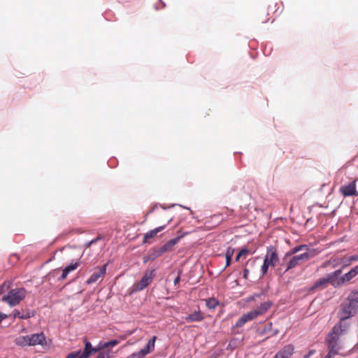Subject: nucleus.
Masks as SVG:
<instances>
[{
  "label": "nucleus",
  "mask_w": 358,
  "mask_h": 358,
  "mask_svg": "<svg viewBox=\"0 0 358 358\" xmlns=\"http://www.w3.org/2000/svg\"><path fill=\"white\" fill-rule=\"evenodd\" d=\"M269 266H270V264L266 262V260L264 259L263 265L261 267V272H262V275H265L267 273Z\"/></svg>",
  "instance_id": "28"
},
{
  "label": "nucleus",
  "mask_w": 358,
  "mask_h": 358,
  "mask_svg": "<svg viewBox=\"0 0 358 358\" xmlns=\"http://www.w3.org/2000/svg\"><path fill=\"white\" fill-rule=\"evenodd\" d=\"M341 273V269H338L335 271L334 272L329 273L326 277L328 284L330 283L334 287H338L343 285V283L340 280V275Z\"/></svg>",
  "instance_id": "10"
},
{
  "label": "nucleus",
  "mask_w": 358,
  "mask_h": 358,
  "mask_svg": "<svg viewBox=\"0 0 358 358\" xmlns=\"http://www.w3.org/2000/svg\"><path fill=\"white\" fill-rule=\"evenodd\" d=\"M29 346L37 345H44L46 343L45 336L43 333H37L29 335Z\"/></svg>",
  "instance_id": "11"
},
{
  "label": "nucleus",
  "mask_w": 358,
  "mask_h": 358,
  "mask_svg": "<svg viewBox=\"0 0 358 358\" xmlns=\"http://www.w3.org/2000/svg\"><path fill=\"white\" fill-rule=\"evenodd\" d=\"M203 320V315H188L185 317L187 322H192L194 321H201Z\"/></svg>",
  "instance_id": "25"
},
{
  "label": "nucleus",
  "mask_w": 358,
  "mask_h": 358,
  "mask_svg": "<svg viewBox=\"0 0 358 358\" xmlns=\"http://www.w3.org/2000/svg\"><path fill=\"white\" fill-rule=\"evenodd\" d=\"M148 261H151V259H148V255L144 257V258H143L144 263H146Z\"/></svg>",
  "instance_id": "44"
},
{
  "label": "nucleus",
  "mask_w": 358,
  "mask_h": 358,
  "mask_svg": "<svg viewBox=\"0 0 358 358\" xmlns=\"http://www.w3.org/2000/svg\"><path fill=\"white\" fill-rule=\"evenodd\" d=\"M356 275L351 271V270L340 278L341 282L343 284L350 281Z\"/></svg>",
  "instance_id": "23"
},
{
  "label": "nucleus",
  "mask_w": 358,
  "mask_h": 358,
  "mask_svg": "<svg viewBox=\"0 0 358 358\" xmlns=\"http://www.w3.org/2000/svg\"><path fill=\"white\" fill-rule=\"evenodd\" d=\"M27 291L24 288L12 289L3 296L2 301L10 306L18 305L26 296Z\"/></svg>",
  "instance_id": "2"
},
{
  "label": "nucleus",
  "mask_w": 358,
  "mask_h": 358,
  "mask_svg": "<svg viewBox=\"0 0 358 358\" xmlns=\"http://www.w3.org/2000/svg\"><path fill=\"white\" fill-rule=\"evenodd\" d=\"M327 284L328 282L326 278H320L314 283L313 289L324 288Z\"/></svg>",
  "instance_id": "22"
},
{
  "label": "nucleus",
  "mask_w": 358,
  "mask_h": 358,
  "mask_svg": "<svg viewBox=\"0 0 358 358\" xmlns=\"http://www.w3.org/2000/svg\"><path fill=\"white\" fill-rule=\"evenodd\" d=\"M165 252H166V246H162L157 249L153 248L148 255V259H151V261H153L157 257H160Z\"/></svg>",
  "instance_id": "16"
},
{
  "label": "nucleus",
  "mask_w": 358,
  "mask_h": 358,
  "mask_svg": "<svg viewBox=\"0 0 358 358\" xmlns=\"http://www.w3.org/2000/svg\"><path fill=\"white\" fill-rule=\"evenodd\" d=\"M242 343H243V338H232L229 343V347L232 349H235L237 347L241 345Z\"/></svg>",
  "instance_id": "24"
},
{
  "label": "nucleus",
  "mask_w": 358,
  "mask_h": 358,
  "mask_svg": "<svg viewBox=\"0 0 358 358\" xmlns=\"http://www.w3.org/2000/svg\"><path fill=\"white\" fill-rule=\"evenodd\" d=\"M352 315H348L341 318L339 322L333 327L326 338L331 341L335 340V343H338L339 337L349 330L352 324Z\"/></svg>",
  "instance_id": "1"
},
{
  "label": "nucleus",
  "mask_w": 358,
  "mask_h": 358,
  "mask_svg": "<svg viewBox=\"0 0 358 358\" xmlns=\"http://www.w3.org/2000/svg\"><path fill=\"white\" fill-rule=\"evenodd\" d=\"M355 261H358V254L350 256L349 257V264H347L346 265L350 266L352 262H355Z\"/></svg>",
  "instance_id": "32"
},
{
  "label": "nucleus",
  "mask_w": 358,
  "mask_h": 358,
  "mask_svg": "<svg viewBox=\"0 0 358 358\" xmlns=\"http://www.w3.org/2000/svg\"><path fill=\"white\" fill-rule=\"evenodd\" d=\"M315 352V351L314 350H310L308 355H305L304 358H308L310 356L313 355Z\"/></svg>",
  "instance_id": "39"
},
{
  "label": "nucleus",
  "mask_w": 358,
  "mask_h": 358,
  "mask_svg": "<svg viewBox=\"0 0 358 358\" xmlns=\"http://www.w3.org/2000/svg\"><path fill=\"white\" fill-rule=\"evenodd\" d=\"M310 258V255L308 252H304L301 255L291 256L287 259V261H282V265L286 266L285 271H287L296 266L302 264L303 262L307 261Z\"/></svg>",
  "instance_id": "5"
},
{
  "label": "nucleus",
  "mask_w": 358,
  "mask_h": 358,
  "mask_svg": "<svg viewBox=\"0 0 358 358\" xmlns=\"http://www.w3.org/2000/svg\"><path fill=\"white\" fill-rule=\"evenodd\" d=\"M250 265L252 267L255 266V260L253 259H250L247 262V266Z\"/></svg>",
  "instance_id": "35"
},
{
  "label": "nucleus",
  "mask_w": 358,
  "mask_h": 358,
  "mask_svg": "<svg viewBox=\"0 0 358 358\" xmlns=\"http://www.w3.org/2000/svg\"><path fill=\"white\" fill-rule=\"evenodd\" d=\"M357 348H358V344L357 345Z\"/></svg>",
  "instance_id": "48"
},
{
  "label": "nucleus",
  "mask_w": 358,
  "mask_h": 358,
  "mask_svg": "<svg viewBox=\"0 0 358 358\" xmlns=\"http://www.w3.org/2000/svg\"><path fill=\"white\" fill-rule=\"evenodd\" d=\"M326 343L328 345L329 352L324 358H331L338 354L340 348L338 345V343H335V340L331 341L326 338Z\"/></svg>",
  "instance_id": "14"
},
{
  "label": "nucleus",
  "mask_w": 358,
  "mask_h": 358,
  "mask_svg": "<svg viewBox=\"0 0 358 358\" xmlns=\"http://www.w3.org/2000/svg\"><path fill=\"white\" fill-rule=\"evenodd\" d=\"M4 287H6V289H8L9 287V283L8 284H6V282H4L0 287L1 289H3Z\"/></svg>",
  "instance_id": "42"
},
{
  "label": "nucleus",
  "mask_w": 358,
  "mask_h": 358,
  "mask_svg": "<svg viewBox=\"0 0 358 358\" xmlns=\"http://www.w3.org/2000/svg\"><path fill=\"white\" fill-rule=\"evenodd\" d=\"M155 275V269H147L141 280L131 287V292L144 289L150 284Z\"/></svg>",
  "instance_id": "4"
},
{
  "label": "nucleus",
  "mask_w": 358,
  "mask_h": 358,
  "mask_svg": "<svg viewBox=\"0 0 358 358\" xmlns=\"http://www.w3.org/2000/svg\"><path fill=\"white\" fill-rule=\"evenodd\" d=\"M206 306L213 310L219 305V301L215 298H209L205 300Z\"/></svg>",
  "instance_id": "21"
},
{
  "label": "nucleus",
  "mask_w": 358,
  "mask_h": 358,
  "mask_svg": "<svg viewBox=\"0 0 358 358\" xmlns=\"http://www.w3.org/2000/svg\"><path fill=\"white\" fill-rule=\"evenodd\" d=\"M6 317H7V315H0V322Z\"/></svg>",
  "instance_id": "43"
},
{
  "label": "nucleus",
  "mask_w": 358,
  "mask_h": 358,
  "mask_svg": "<svg viewBox=\"0 0 358 358\" xmlns=\"http://www.w3.org/2000/svg\"><path fill=\"white\" fill-rule=\"evenodd\" d=\"M347 264H349V258L346 260L345 264V265H344V266H347V265H346Z\"/></svg>",
  "instance_id": "46"
},
{
  "label": "nucleus",
  "mask_w": 358,
  "mask_h": 358,
  "mask_svg": "<svg viewBox=\"0 0 358 358\" xmlns=\"http://www.w3.org/2000/svg\"><path fill=\"white\" fill-rule=\"evenodd\" d=\"M99 239V238H96L94 240H92L91 241H90L88 243H87V248H89L92 244L96 242V241Z\"/></svg>",
  "instance_id": "40"
},
{
  "label": "nucleus",
  "mask_w": 358,
  "mask_h": 358,
  "mask_svg": "<svg viewBox=\"0 0 358 358\" xmlns=\"http://www.w3.org/2000/svg\"><path fill=\"white\" fill-rule=\"evenodd\" d=\"M96 358H110L109 353L106 352H101Z\"/></svg>",
  "instance_id": "31"
},
{
  "label": "nucleus",
  "mask_w": 358,
  "mask_h": 358,
  "mask_svg": "<svg viewBox=\"0 0 358 358\" xmlns=\"http://www.w3.org/2000/svg\"><path fill=\"white\" fill-rule=\"evenodd\" d=\"M119 343V341L117 340H111L108 342H106L103 345V348H108V347H113V346H115L117 345V344Z\"/></svg>",
  "instance_id": "27"
},
{
  "label": "nucleus",
  "mask_w": 358,
  "mask_h": 358,
  "mask_svg": "<svg viewBox=\"0 0 358 358\" xmlns=\"http://www.w3.org/2000/svg\"><path fill=\"white\" fill-rule=\"evenodd\" d=\"M156 336H153L146 344V346L141 349L138 352H134L131 355V357L143 358L148 354L152 352L155 350Z\"/></svg>",
  "instance_id": "7"
},
{
  "label": "nucleus",
  "mask_w": 358,
  "mask_h": 358,
  "mask_svg": "<svg viewBox=\"0 0 358 358\" xmlns=\"http://www.w3.org/2000/svg\"><path fill=\"white\" fill-rule=\"evenodd\" d=\"M307 246L306 245H297V246L293 248L292 250H290L289 252H287L285 255V256H284V257L282 259V261L283 262L287 261L289 257H290L293 255L296 254V252L302 250L303 248H305Z\"/></svg>",
  "instance_id": "19"
},
{
  "label": "nucleus",
  "mask_w": 358,
  "mask_h": 358,
  "mask_svg": "<svg viewBox=\"0 0 358 358\" xmlns=\"http://www.w3.org/2000/svg\"><path fill=\"white\" fill-rule=\"evenodd\" d=\"M351 271L355 275H358V265L351 269Z\"/></svg>",
  "instance_id": "37"
},
{
  "label": "nucleus",
  "mask_w": 358,
  "mask_h": 358,
  "mask_svg": "<svg viewBox=\"0 0 358 358\" xmlns=\"http://www.w3.org/2000/svg\"><path fill=\"white\" fill-rule=\"evenodd\" d=\"M86 251H87V248L84 250L83 254H84L85 252H86Z\"/></svg>",
  "instance_id": "47"
},
{
  "label": "nucleus",
  "mask_w": 358,
  "mask_h": 358,
  "mask_svg": "<svg viewBox=\"0 0 358 358\" xmlns=\"http://www.w3.org/2000/svg\"><path fill=\"white\" fill-rule=\"evenodd\" d=\"M164 228H165V226H161V227H159L154 229H152L150 231L145 234L144 237H143V243H150L149 240L150 238L155 237L157 236V233L162 231L163 229H164Z\"/></svg>",
  "instance_id": "17"
},
{
  "label": "nucleus",
  "mask_w": 358,
  "mask_h": 358,
  "mask_svg": "<svg viewBox=\"0 0 358 358\" xmlns=\"http://www.w3.org/2000/svg\"><path fill=\"white\" fill-rule=\"evenodd\" d=\"M339 191L340 193L345 197L358 196V192L356 190V180L347 185H343L341 187Z\"/></svg>",
  "instance_id": "8"
},
{
  "label": "nucleus",
  "mask_w": 358,
  "mask_h": 358,
  "mask_svg": "<svg viewBox=\"0 0 358 358\" xmlns=\"http://www.w3.org/2000/svg\"><path fill=\"white\" fill-rule=\"evenodd\" d=\"M343 313H355L358 310V290L352 291L342 304Z\"/></svg>",
  "instance_id": "3"
},
{
  "label": "nucleus",
  "mask_w": 358,
  "mask_h": 358,
  "mask_svg": "<svg viewBox=\"0 0 358 358\" xmlns=\"http://www.w3.org/2000/svg\"><path fill=\"white\" fill-rule=\"evenodd\" d=\"M241 257L242 256H239V252H238L237 256H236V261H238Z\"/></svg>",
  "instance_id": "45"
},
{
  "label": "nucleus",
  "mask_w": 358,
  "mask_h": 358,
  "mask_svg": "<svg viewBox=\"0 0 358 358\" xmlns=\"http://www.w3.org/2000/svg\"><path fill=\"white\" fill-rule=\"evenodd\" d=\"M264 259L266 262L269 263L270 266L272 267H275L277 265L279 262V257L277 250L274 247L271 246L268 248Z\"/></svg>",
  "instance_id": "9"
},
{
  "label": "nucleus",
  "mask_w": 358,
  "mask_h": 358,
  "mask_svg": "<svg viewBox=\"0 0 358 358\" xmlns=\"http://www.w3.org/2000/svg\"><path fill=\"white\" fill-rule=\"evenodd\" d=\"M275 358V357H274Z\"/></svg>",
  "instance_id": "49"
},
{
  "label": "nucleus",
  "mask_w": 358,
  "mask_h": 358,
  "mask_svg": "<svg viewBox=\"0 0 358 358\" xmlns=\"http://www.w3.org/2000/svg\"><path fill=\"white\" fill-rule=\"evenodd\" d=\"M249 273H250V270L248 268H244L243 273V277L245 280H247L248 278Z\"/></svg>",
  "instance_id": "34"
},
{
  "label": "nucleus",
  "mask_w": 358,
  "mask_h": 358,
  "mask_svg": "<svg viewBox=\"0 0 358 358\" xmlns=\"http://www.w3.org/2000/svg\"><path fill=\"white\" fill-rule=\"evenodd\" d=\"M84 342L85 350L83 353H80V352H73L69 354L66 358H89L92 354L96 352L100 349L92 348L91 343L86 338H85Z\"/></svg>",
  "instance_id": "6"
},
{
  "label": "nucleus",
  "mask_w": 358,
  "mask_h": 358,
  "mask_svg": "<svg viewBox=\"0 0 358 358\" xmlns=\"http://www.w3.org/2000/svg\"><path fill=\"white\" fill-rule=\"evenodd\" d=\"M15 343L21 347L29 346V335L17 336L15 339Z\"/></svg>",
  "instance_id": "20"
},
{
  "label": "nucleus",
  "mask_w": 358,
  "mask_h": 358,
  "mask_svg": "<svg viewBox=\"0 0 358 358\" xmlns=\"http://www.w3.org/2000/svg\"><path fill=\"white\" fill-rule=\"evenodd\" d=\"M271 306L270 301L265 302L261 305L260 309L258 311L250 312V313H262V312L267 311Z\"/></svg>",
  "instance_id": "26"
},
{
  "label": "nucleus",
  "mask_w": 358,
  "mask_h": 358,
  "mask_svg": "<svg viewBox=\"0 0 358 358\" xmlns=\"http://www.w3.org/2000/svg\"><path fill=\"white\" fill-rule=\"evenodd\" d=\"M225 258H226V267H227L231 264L232 258H231V257H225Z\"/></svg>",
  "instance_id": "38"
},
{
  "label": "nucleus",
  "mask_w": 358,
  "mask_h": 358,
  "mask_svg": "<svg viewBox=\"0 0 358 358\" xmlns=\"http://www.w3.org/2000/svg\"><path fill=\"white\" fill-rule=\"evenodd\" d=\"M234 249L231 248V247H229L227 249V251H226V253H225V257H231V258H232V257L234 255Z\"/></svg>",
  "instance_id": "30"
},
{
  "label": "nucleus",
  "mask_w": 358,
  "mask_h": 358,
  "mask_svg": "<svg viewBox=\"0 0 358 358\" xmlns=\"http://www.w3.org/2000/svg\"><path fill=\"white\" fill-rule=\"evenodd\" d=\"M294 348L292 345H285L274 357L275 358H289L294 353Z\"/></svg>",
  "instance_id": "13"
},
{
  "label": "nucleus",
  "mask_w": 358,
  "mask_h": 358,
  "mask_svg": "<svg viewBox=\"0 0 358 358\" xmlns=\"http://www.w3.org/2000/svg\"><path fill=\"white\" fill-rule=\"evenodd\" d=\"M257 315H243V316L238 320V321L236 323L235 327H241L244 325L247 322L251 321L255 319Z\"/></svg>",
  "instance_id": "18"
},
{
  "label": "nucleus",
  "mask_w": 358,
  "mask_h": 358,
  "mask_svg": "<svg viewBox=\"0 0 358 358\" xmlns=\"http://www.w3.org/2000/svg\"><path fill=\"white\" fill-rule=\"evenodd\" d=\"M178 240V238L170 240L163 246H166V251H168L173 245H174L177 243Z\"/></svg>",
  "instance_id": "29"
},
{
  "label": "nucleus",
  "mask_w": 358,
  "mask_h": 358,
  "mask_svg": "<svg viewBox=\"0 0 358 358\" xmlns=\"http://www.w3.org/2000/svg\"><path fill=\"white\" fill-rule=\"evenodd\" d=\"M80 265V262L79 259H78L76 262L71 263L69 265H68L67 266H66L62 271V273L61 276L59 277V280H63L66 279L67 275H69V273L75 271L76 269H77V268Z\"/></svg>",
  "instance_id": "15"
},
{
  "label": "nucleus",
  "mask_w": 358,
  "mask_h": 358,
  "mask_svg": "<svg viewBox=\"0 0 358 358\" xmlns=\"http://www.w3.org/2000/svg\"><path fill=\"white\" fill-rule=\"evenodd\" d=\"M180 281V274H178L176 278L174 279V285H177L179 284Z\"/></svg>",
  "instance_id": "36"
},
{
  "label": "nucleus",
  "mask_w": 358,
  "mask_h": 358,
  "mask_svg": "<svg viewBox=\"0 0 358 358\" xmlns=\"http://www.w3.org/2000/svg\"><path fill=\"white\" fill-rule=\"evenodd\" d=\"M22 319H27L30 317V315H18Z\"/></svg>",
  "instance_id": "41"
},
{
  "label": "nucleus",
  "mask_w": 358,
  "mask_h": 358,
  "mask_svg": "<svg viewBox=\"0 0 358 358\" xmlns=\"http://www.w3.org/2000/svg\"><path fill=\"white\" fill-rule=\"evenodd\" d=\"M106 272V265H104L100 268L97 271H95L87 279V284H92L96 282L100 278H103Z\"/></svg>",
  "instance_id": "12"
},
{
  "label": "nucleus",
  "mask_w": 358,
  "mask_h": 358,
  "mask_svg": "<svg viewBox=\"0 0 358 358\" xmlns=\"http://www.w3.org/2000/svg\"><path fill=\"white\" fill-rule=\"evenodd\" d=\"M250 253L249 250L247 248H243L239 251V256L246 255Z\"/></svg>",
  "instance_id": "33"
}]
</instances>
